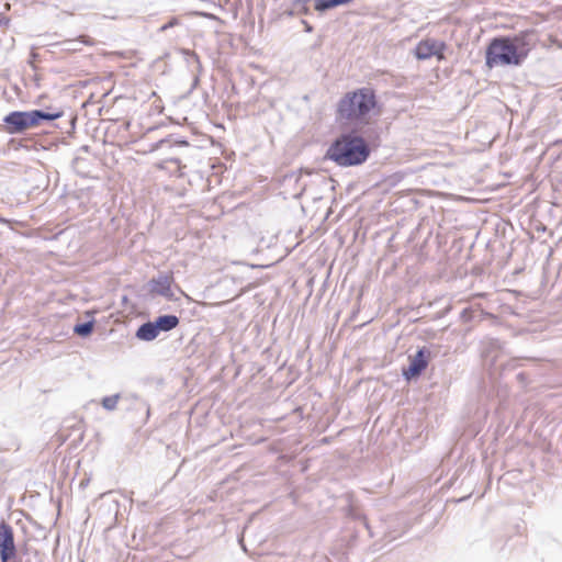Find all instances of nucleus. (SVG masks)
Listing matches in <instances>:
<instances>
[{
  "mask_svg": "<svg viewBox=\"0 0 562 562\" xmlns=\"http://www.w3.org/2000/svg\"><path fill=\"white\" fill-rule=\"evenodd\" d=\"M310 1L311 0H293L292 9L289 11V15L307 14L310 12V9L307 7V3Z\"/></svg>",
  "mask_w": 562,
  "mask_h": 562,
  "instance_id": "14",
  "label": "nucleus"
},
{
  "mask_svg": "<svg viewBox=\"0 0 562 562\" xmlns=\"http://www.w3.org/2000/svg\"><path fill=\"white\" fill-rule=\"evenodd\" d=\"M91 41L87 36H79L77 38H69L57 43L63 52H79L83 45H90Z\"/></svg>",
  "mask_w": 562,
  "mask_h": 562,
  "instance_id": "11",
  "label": "nucleus"
},
{
  "mask_svg": "<svg viewBox=\"0 0 562 562\" xmlns=\"http://www.w3.org/2000/svg\"><path fill=\"white\" fill-rule=\"evenodd\" d=\"M305 188H306V183L304 182V183H302V191L305 190Z\"/></svg>",
  "mask_w": 562,
  "mask_h": 562,
  "instance_id": "23",
  "label": "nucleus"
},
{
  "mask_svg": "<svg viewBox=\"0 0 562 562\" xmlns=\"http://www.w3.org/2000/svg\"><path fill=\"white\" fill-rule=\"evenodd\" d=\"M378 99L371 87L349 91L338 101L336 120L339 122L361 123L376 109Z\"/></svg>",
  "mask_w": 562,
  "mask_h": 562,
  "instance_id": "2",
  "label": "nucleus"
},
{
  "mask_svg": "<svg viewBox=\"0 0 562 562\" xmlns=\"http://www.w3.org/2000/svg\"><path fill=\"white\" fill-rule=\"evenodd\" d=\"M447 45L445 42L434 38H426L420 41L415 47V56L419 60L429 59L436 56L439 60L445 59V50Z\"/></svg>",
  "mask_w": 562,
  "mask_h": 562,
  "instance_id": "5",
  "label": "nucleus"
},
{
  "mask_svg": "<svg viewBox=\"0 0 562 562\" xmlns=\"http://www.w3.org/2000/svg\"><path fill=\"white\" fill-rule=\"evenodd\" d=\"M302 23L304 24L306 32L310 33L313 31V27L305 20H303Z\"/></svg>",
  "mask_w": 562,
  "mask_h": 562,
  "instance_id": "21",
  "label": "nucleus"
},
{
  "mask_svg": "<svg viewBox=\"0 0 562 562\" xmlns=\"http://www.w3.org/2000/svg\"><path fill=\"white\" fill-rule=\"evenodd\" d=\"M178 24V20L176 18L171 19L168 23H165L164 25H161L159 27V32H165L167 31L168 29L175 26Z\"/></svg>",
  "mask_w": 562,
  "mask_h": 562,
  "instance_id": "16",
  "label": "nucleus"
},
{
  "mask_svg": "<svg viewBox=\"0 0 562 562\" xmlns=\"http://www.w3.org/2000/svg\"><path fill=\"white\" fill-rule=\"evenodd\" d=\"M16 555L13 528L2 521L0 522V560L10 562Z\"/></svg>",
  "mask_w": 562,
  "mask_h": 562,
  "instance_id": "6",
  "label": "nucleus"
},
{
  "mask_svg": "<svg viewBox=\"0 0 562 562\" xmlns=\"http://www.w3.org/2000/svg\"><path fill=\"white\" fill-rule=\"evenodd\" d=\"M159 333L154 321L142 324L136 330V338L142 341H153L158 337Z\"/></svg>",
  "mask_w": 562,
  "mask_h": 562,
  "instance_id": "10",
  "label": "nucleus"
},
{
  "mask_svg": "<svg viewBox=\"0 0 562 562\" xmlns=\"http://www.w3.org/2000/svg\"><path fill=\"white\" fill-rule=\"evenodd\" d=\"M154 323L157 326L158 333L160 334V333H168V331L175 329L179 325L180 319L177 315L164 314V315L158 316L154 321Z\"/></svg>",
  "mask_w": 562,
  "mask_h": 562,
  "instance_id": "9",
  "label": "nucleus"
},
{
  "mask_svg": "<svg viewBox=\"0 0 562 562\" xmlns=\"http://www.w3.org/2000/svg\"><path fill=\"white\" fill-rule=\"evenodd\" d=\"M169 161L180 167V160L178 158H171Z\"/></svg>",
  "mask_w": 562,
  "mask_h": 562,
  "instance_id": "22",
  "label": "nucleus"
},
{
  "mask_svg": "<svg viewBox=\"0 0 562 562\" xmlns=\"http://www.w3.org/2000/svg\"><path fill=\"white\" fill-rule=\"evenodd\" d=\"M303 175H304L303 170H300V175L296 177V182H300L302 180ZM305 175L310 176L311 172L310 171H305Z\"/></svg>",
  "mask_w": 562,
  "mask_h": 562,
  "instance_id": "20",
  "label": "nucleus"
},
{
  "mask_svg": "<svg viewBox=\"0 0 562 562\" xmlns=\"http://www.w3.org/2000/svg\"><path fill=\"white\" fill-rule=\"evenodd\" d=\"M430 358V351L423 347L416 351L414 356L409 357V366L403 369V375L406 380L419 376L427 368Z\"/></svg>",
  "mask_w": 562,
  "mask_h": 562,
  "instance_id": "7",
  "label": "nucleus"
},
{
  "mask_svg": "<svg viewBox=\"0 0 562 562\" xmlns=\"http://www.w3.org/2000/svg\"><path fill=\"white\" fill-rule=\"evenodd\" d=\"M93 327H94L93 321L79 323V324L75 325L74 333L80 337H87L93 331Z\"/></svg>",
  "mask_w": 562,
  "mask_h": 562,
  "instance_id": "13",
  "label": "nucleus"
},
{
  "mask_svg": "<svg viewBox=\"0 0 562 562\" xmlns=\"http://www.w3.org/2000/svg\"><path fill=\"white\" fill-rule=\"evenodd\" d=\"M528 53L529 44L525 35L495 37L486 48L485 64L488 68L499 65L520 66Z\"/></svg>",
  "mask_w": 562,
  "mask_h": 562,
  "instance_id": "1",
  "label": "nucleus"
},
{
  "mask_svg": "<svg viewBox=\"0 0 562 562\" xmlns=\"http://www.w3.org/2000/svg\"><path fill=\"white\" fill-rule=\"evenodd\" d=\"M503 348L502 341L496 338H490L486 342V355L491 356L494 361L498 358V351Z\"/></svg>",
  "mask_w": 562,
  "mask_h": 562,
  "instance_id": "12",
  "label": "nucleus"
},
{
  "mask_svg": "<svg viewBox=\"0 0 562 562\" xmlns=\"http://www.w3.org/2000/svg\"><path fill=\"white\" fill-rule=\"evenodd\" d=\"M119 400H120L119 394L105 396L102 398V406L106 411H114L117 406Z\"/></svg>",
  "mask_w": 562,
  "mask_h": 562,
  "instance_id": "15",
  "label": "nucleus"
},
{
  "mask_svg": "<svg viewBox=\"0 0 562 562\" xmlns=\"http://www.w3.org/2000/svg\"><path fill=\"white\" fill-rule=\"evenodd\" d=\"M40 55L35 52H32L30 55L29 64L32 66L33 69H36L35 61L38 59Z\"/></svg>",
  "mask_w": 562,
  "mask_h": 562,
  "instance_id": "17",
  "label": "nucleus"
},
{
  "mask_svg": "<svg viewBox=\"0 0 562 562\" xmlns=\"http://www.w3.org/2000/svg\"><path fill=\"white\" fill-rule=\"evenodd\" d=\"M167 143H170V139L169 138H164V139H160L158 140L154 146H153V150H157L159 148H161L165 144Z\"/></svg>",
  "mask_w": 562,
  "mask_h": 562,
  "instance_id": "18",
  "label": "nucleus"
},
{
  "mask_svg": "<svg viewBox=\"0 0 562 562\" xmlns=\"http://www.w3.org/2000/svg\"><path fill=\"white\" fill-rule=\"evenodd\" d=\"M370 156V147L363 137L353 133H342L328 146L325 159L339 167L363 164Z\"/></svg>",
  "mask_w": 562,
  "mask_h": 562,
  "instance_id": "3",
  "label": "nucleus"
},
{
  "mask_svg": "<svg viewBox=\"0 0 562 562\" xmlns=\"http://www.w3.org/2000/svg\"><path fill=\"white\" fill-rule=\"evenodd\" d=\"M64 115L63 111H12L3 117L5 131L9 134H22L26 130L38 126L43 121H54Z\"/></svg>",
  "mask_w": 562,
  "mask_h": 562,
  "instance_id": "4",
  "label": "nucleus"
},
{
  "mask_svg": "<svg viewBox=\"0 0 562 562\" xmlns=\"http://www.w3.org/2000/svg\"><path fill=\"white\" fill-rule=\"evenodd\" d=\"M175 145L177 146H188L189 143L186 139H179L175 142Z\"/></svg>",
  "mask_w": 562,
  "mask_h": 562,
  "instance_id": "19",
  "label": "nucleus"
},
{
  "mask_svg": "<svg viewBox=\"0 0 562 562\" xmlns=\"http://www.w3.org/2000/svg\"><path fill=\"white\" fill-rule=\"evenodd\" d=\"M173 277L171 274L159 273L149 282V291L151 294L164 296L167 300H175V294L171 290Z\"/></svg>",
  "mask_w": 562,
  "mask_h": 562,
  "instance_id": "8",
  "label": "nucleus"
}]
</instances>
